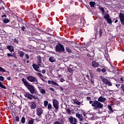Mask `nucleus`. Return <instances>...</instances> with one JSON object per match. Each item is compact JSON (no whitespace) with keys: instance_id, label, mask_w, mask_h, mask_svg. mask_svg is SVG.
I'll use <instances>...</instances> for the list:
<instances>
[{"instance_id":"obj_57","label":"nucleus","mask_w":124,"mask_h":124,"mask_svg":"<svg viewBox=\"0 0 124 124\" xmlns=\"http://www.w3.org/2000/svg\"><path fill=\"white\" fill-rule=\"evenodd\" d=\"M64 81H65V80H64V79H63V78H61L60 79V82H61L62 83L63 82H64Z\"/></svg>"},{"instance_id":"obj_3","label":"nucleus","mask_w":124,"mask_h":124,"mask_svg":"<svg viewBox=\"0 0 124 124\" xmlns=\"http://www.w3.org/2000/svg\"><path fill=\"white\" fill-rule=\"evenodd\" d=\"M92 107H94L95 109H102L103 108V104L96 100L93 101V103L92 104Z\"/></svg>"},{"instance_id":"obj_19","label":"nucleus","mask_w":124,"mask_h":124,"mask_svg":"<svg viewBox=\"0 0 124 124\" xmlns=\"http://www.w3.org/2000/svg\"><path fill=\"white\" fill-rule=\"evenodd\" d=\"M108 108L110 112V113H113L114 112V110H113V108L112 107V106L111 105H108Z\"/></svg>"},{"instance_id":"obj_27","label":"nucleus","mask_w":124,"mask_h":124,"mask_svg":"<svg viewBox=\"0 0 124 124\" xmlns=\"http://www.w3.org/2000/svg\"><path fill=\"white\" fill-rule=\"evenodd\" d=\"M73 102L75 103V104H77V105H81V102H79L77 99H74Z\"/></svg>"},{"instance_id":"obj_41","label":"nucleus","mask_w":124,"mask_h":124,"mask_svg":"<svg viewBox=\"0 0 124 124\" xmlns=\"http://www.w3.org/2000/svg\"><path fill=\"white\" fill-rule=\"evenodd\" d=\"M66 113H67V114H68L69 115H70V114H71V110H70V109L67 108Z\"/></svg>"},{"instance_id":"obj_7","label":"nucleus","mask_w":124,"mask_h":124,"mask_svg":"<svg viewBox=\"0 0 124 124\" xmlns=\"http://www.w3.org/2000/svg\"><path fill=\"white\" fill-rule=\"evenodd\" d=\"M36 115L39 117H41L42 115L43 114V109L40 107L36 108Z\"/></svg>"},{"instance_id":"obj_14","label":"nucleus","mask_w":124,"mask_h":124,"mask_svg":"<svg viewBox=\"0 0 124 124\" xmlns=\"http://www.w3.org/2000/svg\"><path fill=\"white\" fill-rule=\"evenodd\" d=\"M30 108L31 109H35L36 108V104L35 102H32L30 103Z\"/></svg>"},{"instance_id":"obj_49","label":"nucleus","mask_w":124,"mask_h":124,"mask_svg":"<svg viewBox=\"0 0 124 124\" xmlns=\"http://www.w3.org/2000/svg\"><path fill=\"white\" fill-rule=\"evenodd\" d=\"M25 57L27 60H29V59H30V56L28 54H25Z\"/></svg>"},{"instance_id":"obj_52","label":"nucleus","mask_w":124,"mask_h":124,"mask_svg":"<svg viewBox=\"0 0 124 124\" xmlns=\"http://www.w3.org/2000/svg\"><path fill=\"white\" fill-rule=\"evenodd\" d=\"M7 57H8V58H10L11 57H13V55L10 54V53H7Z\"/></svg>"},{"instance_id":"obj_31","label":"nucleus","mask_w":124,"mask_h":124,"mask_svg":"<svg viewBox=\"0 0 124 124\" xmlns=\"http://www.w3.org/2000/svg\"><path fill=\"white\" fill-rule=\"evenodd\" d=\"M99 37H101L102 36V34H103V30L102 29H100L99 31Z\"/></svg>"},{"instance_id":"obj_21","label":"nucleus","mask_w":124,"mask_h":124,"mask_svg":"<svg viewBox=\"0 0 124 124\" xmlns=\"http://www.w3.org/2000/svg\"><path fill=\"white\" fill-rule=\"evenodd\" d=\"M65 50L66 52L68 53H69L70 54H72V50H71V48L68 46L66 47Z\"/></svg>"},{"instance_id":"obj_55","label":"nucleus","mask_w":124,"mask_h":124,"mask_svg":"<svg viewBox=\"0 0 124 124\" xmlns=\"http://www.w3.org/2000/svg\"><path fill=\"white\" fill-rule=\"evenodd\" d=\"M49 90H50L52 92H53V93H55V89H54V88H52V87H50L49 88Z\"/></svg>"},{"instance_id":"obj_58","label":"nucleus","mask_w":124,"mask_h":124,"mask_svg":"<svg viewBox=\"0 0 124 124\" xmlns=\"http://www.w3.org/2000/svg\"><path fill=\"white\" fill-rule=\"evenodd\" d=\"M38 76H39V77H43V75L39 73H37Z\"/></svg>"},{"instance_id":"obj_36","label":"nucleus","mask_w":124,"mask_h":124,"mask_svg":"<svg viewBox=\"0 0 124 124\" xmlns=\"http://www.w3.org/2000/svg\"><path fill=\"white\" fill-rule=\"evenodd\" d=\"M47 109L49 111L52 109V105L50 103H49L48 105H47Z\"/></svg>"},{"instance_id":"obj_51","label":"nucleus","mask_w":124,"mask_h":124,"mask_svg":"<svg viewBox=\"0 0 124 124\" xmlns=\"http://www.w3.org/2000/svg\"><path fill=\"white\" fill-rule=\"evenodd\" d=\"M6 17H7V16H6V13H5V14H4L3 15L1 16V18H3H3H6Z\"/></svg>"},{"instance_id":"obj_54","label":"nucleus","mask_w":124,"mask_h":124,"mask_svg":"<svg viewBox=\"0 0 124 124\" xmlns=\"http://www.w3.org/2000/svg\"><path fill=\"white\" fill-rule=\"evenodd\" d=\"M97 72H101V69L98 68L96 69Z\"/></svg>"},{"instance_id":"obj_8","label":"nucleus","mask_w":124,"mask_h":124,"mask_svg":"<svg viewBox=\"0 0 124 124\" xmlns=\"http://www.w3.org/2000/svg\"><path fill=\"white\" fill-rule=\"evenodd\" d=\"M104 18L105 20H107L108 24H112V19L110 18V15L109 14H106Z\"/></svg>"},{"instance_id":"obj_9","label":"nucleus","mask_w":124,"mask_h":124,"mask_svg":"<svg viewBox=\"0 0 124 124\" xmlns=\"http://www.w3.org/2000/svg\"><path fill=\"white\" fill-rule=\"evenodd\" d=\"M87 56L90 58V61H93V57H94V52L93 51H89L87 53Z\"/></svg>"},{"instance_id":"obj_62","label":"nucleus","mask_w":124,"mask_h":124,"mask_svg":"<svg viewBox=\"0 0 124 124\" xmlns=\"http://www.w3.org/2000/svg\"><path fill=\"white\" fill-rule=\"evenodd\" d=\"M87 100H91L92 99V98H91L90 97H87Z\"/></svg>"},{"instance_id":"obj_25","label":"nucleus","mask_w":124,"mask_h":124,"mask_svg":"<svg viewBox=\"0 0 124 124\" xmlns=\"http://www.w3.org/2000/svg\"><path fill=\"white\" fill-rule=\"evenodd\" d=\"M10 22V20L6 18H3V22L4 24H7V23H9Z\"/></svg>"},{"instance_id":"obj_23","label":"nucleus","mask_w":124,"mask_h":124,"mask_svg":"<svg viewBox=\"0 0 124 124\" xmlns=\"http://www.w3.org/2000/svg\"><path fill=\"white\" fill-rule=\"evenodd\" d=\"M89 4L91 7H94V5L96 4V3H95L94 1H91L90 2Z\"/></svg>"},{"instance_id":"obj_47","label":"nucleus","mask_w":124,"mask_h":124,"mask_svg":"<svg viewBox=\"0 0 124 124\" xmlns=\"http://www.w3.org/2000/svg\"><path fill=\"white\" fill-rule=\"evenodd\" d=\"M52 85H54V86H59V83L53 81V82H52Z\"/></svg>"},{"instance_id":"obj_32","label":"nucleus","mask_w":124,"mask_h":124,"mask_svg":"<svg viewBox=\"0 0 124 124\" xmlns=\"http://www.w3.org/2000/svg\"><path fill=\"white\" fill-rule=\"evenodd\" d=\"M31 35L33 36H34L35 35H36L37 36H39V33H38V32H36V31H35L34 32L31 33Z\"/></svg>"},{"instance_id":"obj_40","label":"nucleus","mask_w":124,"mask_h":124,"mask_svg":"<svg viewBox=\"0 0 124 124\" xmlns=\"http://www.w3.org/2000/svg\"><path fill=\"white\" fill-rule=\"evenodd\" d=\"M78 119L80 122H83V121H84V116L82 115H80V118Z\"/></svg>"},{"instance_id":"obj_50","label":"nucleus","mask_w":124,"mask_h":124,"mask_svg":"<svg viewBox=\"0 0 124 124\" xmlns=\"http://www.w3.org/2000/svg\"><path fill=\"white\" fill-rule=\"evenodd\" d=\"M81 112H83V115L84 116V117H86V114L87 113H86V112L84 111V110H81Z\"/></svg>"},{"instance_id":"obj_2","label":"nucleus","mask_w":124,"mask_h":124,"mask_svg":"<svg viewBox=\"0 0 124 124\" xmlns=\"http://www.w3.org/2000/svg\"><path fill=\"white\" fill-rule=\"evenodd\" d=\"M24 95L26 98H28L30 100H32V99H38V96L37 95H33V94H31L29 92H24Z\"/></svg>"},{"instance_id":"obj_42","label":"nucleus","mask_w":124,"mask_h":124,"mask_svg":"<svg viewBox=\"0 0 124 124\" xmlns=\"http://www.w3.org/2000/svg\"><path fill=\"white\" fill-rule=\"evenodd\" d=\"M0 81H1V82H3V81H4V77L0 76Z\"/></svg>"},{"instance_id":"obj_5","label":"nucleus","mask_w":124,"mask_h":124,"mask_svg":"<svg viewBox=\"0 0 124 124\" xmlns=\"http://www.w3.org/2000/svg\"><path fill=\"white\" fill-rule=\"evenodd\" d=\"M52 103L53 105V107L55 108V113H57L58 112V110H59L60 104L59 103V101L56 99H53L52 100Z\"/></svg>"},{"instance_id":"obj_45","label":"nucleus","mask_w":124,"mask_h":124,"mask_svg":"<svg viewBox=\"0 0 124 124\" xmlns=\"http://www.w3.org/2000/svg\"><path fill=\"white\" fill-rule=\"evenodd\" d=\"M16 122H19V121H20V118H19V116H16Z\"/></svg>"},{"instance_id":"obj_44","label":"nucleus","mask_w":124,"mask_h":124,"mask_svg":"<svg viewBox=\"0 0 124 124\" xmlns=\"http://www.w3.org/2000/svg\"><path fill=\"white\" fill-rule=\"evenodd\" d=\"M100 10L102 12L103 14H104L105 13V11L104 10V8H101V9Z\"/></svg>"},{"instance_id":"obj_1","label":"nucleus","mask_w":124,"mask_h":124,"mask_svg":"<svg viewBox=\"0 0 124 124\" xmlns=\"http://www.w3.org/2000/svg\"><path fill=\"white\" fill-rule=\"evenodd\" d=\"M22 81L24 83V86L26 88H27L28 91L30 92L32 94H35L36 95H38V93H37V91L35 89V87L33 86L32 85L30 84L29 82H28V81H27V79L24 78H22Z\"/></svg>"},{"instance_id":"obj_33","label":"nucleus","mask_w":124,"mask_h":124,"mask_svg":"<svg viewBox=\"0 0 124 124\" xmlns=\"http://www.w3.org/2000/svg\"><path fill=\"white\" fill-rule=\"evenodd\" d=\"M21 124H25L26 123V118L25 117L23 116L21 118Z\"/></svg>"},{"instance_id":"obj_56","label":"nucleus","mask_w":124,"mask_h":124,"mask_svg":"<svg viewBox=\"0 0 124 124\" xmlns=\"http://www.w3.org/2000/svg\"><path fill=\"white\" fill-rule=\"evenodd\" d=\"M13 55V57H14V58H15L16 59H17V57H16V53L14 52Z\"/></svg>"},{"instance_id":"obj_28","label":"nucleus","mask_w":124,"mask_h":124,"mask_svg":"<svg viewBox=\"0 0 124 124\" xmlns=\"http://www.w3.org/2000/svg\"><path fill=\"white\" fill-rule=\"evenodd\" d=\"M33 123H34V119L32 118H30V120L28 122L29 124H33Z\"/></svg>"},{"instance_id":"obj_15","label":"nucleus","mask_w":124,"mask_h":124,"mask_svg":"<svg viewBox=\"0 0 124 124\" xmlns=\"http://www.w3.org/2000/svg\"><path fill=\"white\" fill-rule=\"evenodd\" d=\"M25 54L26 53L23 51H18V55L21 59H23V58H24Z\"/></svg>"},{"instance_id":"obj_11","label":"nucleus","mask_w":124,"mask_h":124,"mask_svg":"<svg viewBox=\"0 0 124 124\" xmlns=\"http://www.w3.org/2000/svg\"><path fill=\"white\" fill-rule=\"evenodd\" d=\"M102 81L103 82V83H104V84H105L106 85H108L109 86H111L112 85V83L108 81V79L107 78H103L102 79Z\"/></svg>"},{"instance_id":"obj_30","label":"nucleus","mask_w":124,"mask_h":124,"mask_svg":"<svg viewBox=\"0 0 124 124\" xmlns=\"http://www.w3.org/2000/svg\"><path fill=\"white\" fill-rule=\"evenodd\" d=\"M68 120L70 124H73L74 120V118L72 116H70V118H68Z\"/></svg>"},{"instance_id":"obj_38","label":"nucleus","mask_w":124,"mask_h":124,"mask_svg":"<svg viewBox=\"0 0 124 124\" xmlns=\"http://www.w3.org/2000/svg\"><path fill=\"white\" fill-rule=\"evenodd\" d=\"M14 42L15 43H16V44H18V43H19V40H18V38H15L14 39Z\"/></svg>"},{"instance_id":"obj_34","label":"nucleus","mask_w":124,"mask_h":124,"mask_svg":"<svg viewBox=\"0 0 124 124\" xmlns=\"http://www.w3.org/2000/svg\"><path fill=\"white\" fill-rule=\"evenodd\" d=\"M0 87L2 89H4V90H6V87L5 86L2 84V83L0 81Z\"/></svg>"},{"instance_id":"obj_60","label":"nucleus","mask_w":124,"mask_h":124,"mask_svg":"<svg viewBox=\"0 0 124 124\" xmlns=\"http://www.w3.org/2000/svg\"><path fill=\"white\" fill-rule=\"evenodd\" d=\"M46 73V71H45V70H43L42 71V73H43V74H45Z\"/></svg>"},{"instance_id":"obj_18","label":"nucleus","mask_w":124,"mask_h":124,"mask_svg":"<svg viewBox=\"0 0 124 124\" xmlns=\"http://www.w3.org/2000/svg\"><path fill=\"white\" fill-rule=\"evenodd\" d=\"M3 5H4V2L2 1H0V10L3 9L4 10L5 8Z\"/></svg>"},{"instance_id":"obj_63","label":"nucleus","mask_w":124,"mask_h":124,"mask_svg":"<svg viewBox=\"0 0 124 124\" xmlns=\"http://www.w3.org/2000/svg\"><path fill=\"white\" fill-rule=\"evenodd\" d=\"M120 82H124V78H121Z\"/></svg>"},{"instance_id":"obj_26","label":"nucleus","mask_w":124,"mask_h":124,"mask_svg":"<svg viewBox=\"0 0 124 124\" xmlns=\"http://www.w3.org/2000/svg\"><path fill=\"white\" fill-rule=\"evenodd\" d=\"M38 89H40L41 93H46V91L45 89H42V87H38Z\"/></svg>"},{"instance_id":"obj_16","label":"nucleus","mask_w":124,"mask_h":124,"mask_svg":"<svg viewBox=\"0 0 124 124\" xmlns=\"http://www.w3.org/2000/svg\"><path fill=\"white\" fill-rule=\"evenodd\" d=\"M7 49H8V50H9V51L11 53H12V52H14V47L13 46H7Z\"/></svg>"},{"instance_id":"obj_29","label":"nucleus","mask_w":124,"mask_h":124,"mask_svg":"<svg viewBox=\"0 0 124 124\" xmlns=\"http://www.w3.org/2000/svg\"><path fill=\"white\" fill-rule=\"evenodd\" d=\"M0 72H7V73H9V72L7 71L5 69L1 67H0Z\"/></svg>"},{"instance_id":"obj_46","label":"nucleus","mask_w":124,"mask_h":124,"mask_svg":"<svg viewBox=\"0 0 124 124\" xmlns=\"http://www.w3.org/2000/svg\"><path fill=\"white\" fill-rule=\"evenodd\" d=\"M101 71H102L103 73H105V72H106V69L105 68H103L101 69Z\"/></svg>"},{"instance_id":"obj_64","label":"nucleus","mask_w":124,"mask_h":124,"mask_svg":"<svg viewBox=\"0 0 124 124\" xmlns=\"http://www.w3.org/2000/svg\"><path fill=\"white\" fill-rule=\"evenodd\" d=\"M7 79H8V80H11V78L10 77H7Z\"/></svg>"},{"instance_id":"obj_12","label":"nucleus","mask_w":124,"mask_h":124,"mask_svg":"<svg viewBox=\"0 0 124 124\" xmlns=\"http://www.w3.org/2000/svg\"><path fill=\"white\" fill-rule=\"evenodd\" d=\"M37 59L38 60V65L41 66V63H42V57L40 56V55H39L37 56Z\"/></svg>"},{"instance_id":"obj_37","label":"nucleus","mask_w":124,"mask_h":124,"mask_svg":"<svg viewBox=\"0 0 124 124\" xmlns=\"http://www.w3.org/2000/svg\"><path fill=\"white\" fill-rule=\"evenodd\" d=\"M67 70L68 72H69L70 73H73V70L72 69V68L70 67H68Z\"/></svg>"},{"instance_id":"obj_4","label":"nucleus","mask_w":124,"mask_h":124,"mask_svg":"<svg viewBox=\"0 0 124 124\" xmlns=\"http://www.w3.org/2000/svg\"><path fill=\"white\" fill-rule=\"evenodd\" d=\"M55 51L56 52H59V53L64 52L65 49L63 45L58 43V45H57L55 46Z\"/></svg>"},{"instance_id":"obj_48","label":"nucleus","mask_w":124,"mask_h":124,"mask_svg":"<svg viewBox=\"0 0 124 124\" xmlns=\"http://www.w3.org/2000/svg\"><path fill=\"white\" fill-rule=\"evenodd\" d=\"M30 41H34V38L33 37H29Z\"/></svg>"},{"instance_id":"obj_39","label":"nucleus","mask_w":124,"mask_h":124,"mask_svg":"<svg viewBox=\"0 0 124 124\" xmlns=\"http://www.w3.org/2000/svg\"><path fill=\"white\" fill-rule=\"evenodd\" d=\"M44 106L46 107V106H48V105L49 104V102H48V101H45L44 102Z\"/></svg>"},{"instance_id":"obj_43","label":"nucleus","mask_w":124,"mask_h":124,"mask_svg":"<svg viewBox=\"0 0 124 124\" xmlns=\"http://www.w3.org/2000/svg\"><path fill=\"white\" fill-rule=\"evenodd\" d=\"M35 120L37 123H38V122H40V121H41V119H40V117H38L36 118Z\"/></svg>"},{"instance_id":"obj_53","label":"nucleus","mask_w":124,"mask_h":124,"mask_svg":"<svg viewBox=\"0 0 124 124\" xmlns=\"http://www.w3.org/2000/svg\"><path fill=\"white\" fill-rule=\"evenodd\" d=\"M76 117L79 119L80 118V116H81V114L79 113H76Z\"/></svg>"},{"instance_id":"obj_10","label":"nucleus","mask_w":124,"mask_h":124,"mask_svg":"<svg viewBox=\"0 0 124 124\" xmlns=\"http://www.w3.org/2000/svg\"><path fill=\"white\" fill-rule=\"evenodd\" d=\"M92 66L93 68H97L99 67V63L97 62L96 61H93L92 62Z\"/></svg>"},{"instance_id":"obj_61","label":"nucleus","mask_w":124,"mask_h":124,"mask_svg":"<svg viewBox=\"0 0 124 124\" xmlns=\"http://www.w3.org/2000/svg\"><path fill=\"white\" fill-rule=\"evenodd\" d=\"M74 123H77V119L75 118H74Z\"/></svg>"},{"instance_id":"obj_22","label":"nucleus","mask_w":124,"mask_h":124,"mask_svg":"<svg viewBox=\"0 0 124 124\" xmlns=\"http://www.w3.org/2000/svg\"><path fill=\"white\" fill-rule=\"evenodd\" d=\"M57 90H59L60 92L63 93V90L64 89H63V87H62V86L59 85V86H58Z\"/></svg>"},{"instance_id":"obj_24","label":"nucleus","mask_w":124,"mask_h":124,"mask_svg":"<svg viewBox=\"0 0 124 124\" xmlns=\"http://www.w3.org/2000/svg\"><path fill=\"white\" fill-rule=\"evenodd\" d=\"M26 27L27 26L26 25V24H23L21 27H20V26H19V28H21V31H25V30L27 28Z\"/></svg>"},{"instance_id":"obj_20","label":"nucleus","mask_w":124,"mask_h":124,"mask_svg":"<svg viewBox=\"0 0 124 124\" xmlns=\"http://www.w3.org/2000/svg\"><path fill=\"white\" fill-rule=\"evenodd\" d=\"M49 61L50 62H55L56 60L55 59V58H54V56H51L49 58Z\"/></svg>"},{"instance_id":"obj_17","label":"nucleus","mask_w":124,"mask_h":124,"mask_svg":"<svg viewBox=\"0 0 124 124\" xmlns=\"http://www.w3.org/2000/svg\"><path fill=\"white\" fill-rule=\"evenodd\" d=\"M32 66L33 69H34V70H35V71H36V70H37L39 68V66H38V64L37 65L35 63H33L32 65Z\"/></svg>"},{"instance_id":"obj_35","label":"nucleus","mask_w":124,"mask_h":124,"mask_svg":"<svg viewBox=\"0 0 124 124\" xmlns=\"http://www.w3.org/2000/svg\"><path fill=\"white\" fill-rule=\"evenodd\" d=\"M85 22V19L83 18L80 19V21H78L79 24H84Z\"/></svg>"},{"instance_id":"obj_13","label":"nucleus","mask_w":124,"mask_h":124,"mask_svg":"<svg viewBox=\"0 0 124 124\" xmlns=\"http://www.w3.org/2000/svg\"><path fill=\"white\" fill-rule=\"evenodd\" d=\"M106 100H107V99H106V98H104L102 97V96H100L98 98V101H99V102H102L103 103H104V102H105Z\"/></svg>"},{"instance_id":"obj_59","label":"nucleus","mask_w":124,"mask_h":124,"mask_svg":"<svg viewBox=\"0 0 124 124\" xmlns=\"http://www.w3.org/2000/svg\"><path fill=\"white\" fill-rule=\"evenodd\" d=\"M91 84H94V80L93 79H91Z\"/></svg>"},{"instance_id":"obj_6","label":"nucleus","mask_w":124,"mask_h":124,"mask_svg":"<svg viewBox=\"0 0 124 124\" xmlns=\"http://www.w3.org/2000/svg\"><path fill=\"white\" fill-rule=\"evenodd\" d=\"M27 79L28 80V81H30V82H34L36 85L38 84V80H37V78H36V77H34L32 76H29L27 77Z\"/></svg>"}]
</instances>
